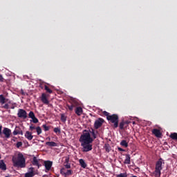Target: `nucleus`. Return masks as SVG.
I'll return each instance as SVG.
<instances>
[{
  "label": "nucleus",
  "mask_w": 177,
  "mask_h": 177,
  "mask_svg": "<svg viewBox=\"0 0 177 177\" xmlns=\"http://www.w3.org/2000/svg\"><path fill=\"white\" fill-rule=\"evenodd\" d=\"M98 131L93 128L85 129L81 135L79 141L82 147V151L84 153L89 152L93 149L92 143L97 139Z\"/></svg>",
  "instance_id": "1"
},
{
  "label": "nucleus",
  "mask_w": 177,
  "mask_h": 177,
  "mask_svg": "<svg viewBox=\"0 0 177 177\" xmlns=\"http://www.w3.org/2000/svg\"><path fill=\"white\" fill-rule=\"evenodd\" d=\"M12 162L14 167L18 168L26 167V160L24 155L21 153H18L17 158H13Z\"/></svg>",
  "instance_id": "2"
},
{
  "label": "nucleus",
  "mask_w": 177,
  "mask_h": 177,
  "mask_svg": "<svg viewBox=\"0 0 177 177\" xmlns=\"http://www.w3.org/2000/svg\"><path fill=\"white\" fill-rule=\"evenodd\" d=\"M162 164H165L164 160L160 158L158 161H156V164L155 165V177H160L161 176V170H162Z\"/></svg>",
  "instance_id": "3"
},
{
  "label": "nucleus",
  "mask_w": 177,
  "mask_h": 177,
  "mask_svg": "<svg viewBox=\"0 0 177 177\" xmlns=\"http://www.w3.org/2000/svg\"><path fill=\"white\" fill-rule=\"evenodd\" d=\"M0 104L2 109H9V104H11V101H9V99L6 98L3 95H0Z\"/></svg>",
  "instance_id": "4"
},
{
  "label": "nucleus",
  "mask_w": 177,
  "mask_h": 177,
  "mask_svg": "<svg viewBox=\"0 0 177 177\" xmlns=\"http://www.w3.org/2000/svg\"><path fill=\"white\" fill-rule=\"evenodd\" d=\"M107 120L109 122V123L113 124L114 128L118 127L119 116L118 114H113L108 116Z\"/></svg>",
  "instance_id": "5"
},
{
  "label": "nucleus",
  "mask_w": 177,
  "mask_h": 177,
  "mask_svg": "<svg viewBox=\"0 0 177 177\" xmlns=\"http://www.w3.org/2000/svg\"><path fill=\"white\" fill-rule=\"evenodd\" d=\"M17 116L19 118L26 120L28 117L26 111L22 109H19L17 113Z\"/></svg>",
  "instance_id": "6"
},
{
  "label": "nucleus",
  "mask_w": 177,
  "mask_h": 177,
  "mask_svg": "<svg viewBox=\"0 0 177 177\" xmlns=\"http://www.w3.org/2000/svg\"><path fill=\"white\" fill-rule=\"evenodd\" d=\"M104 122V120L101 118L96 120L94 124L95 129H100L102 126Z\"/></svg>",
  "instance_id": "7"
},
{
  "label": "nucleus",
  "mask_w": 177,
  "mask_h": 177,
  "mask_svg": "<svg viewBox=\"0 0 177 177\" xmlns=\"http://www.w3.org/2000/svg\"><path fill=\"white\" fill-rule=\"evenodd\" d=\"M41 101L43 102L45 105H49V100H48L47 95L45 93H43L41 94V96L40 97Z\"/></svg>",
  "instance_id": "8"
},
{
  "label": "nucleus",
  "mask_w": 177,
  "mask_h": 177,
  "mask_svg": "<svg viewBox=\"0 0 177 177\" xmlns=\"http://www.w3.org/2000/svg\"><path fill=\"white\" fill-rule=\"evenodd\" d=\"M2 133L5 136V138L6 139H8L10 138L11 129H10L9 128L5 127L3 128Z\"/></svg>",
  "instance_id": "9"
},
{
  "label": "nucleus",
  "mask_w": 177,
  "mask_h": 177,
  "mask_svg": "<svg viewBox=\"0 0 177 177\" xmlns=\"http://www.w3.org/2000/svg\"><path fill=\"white\" fill-rule=\"evenodd\" d=\"M152 134L155 135L156 138H161L162 133L160 129H152Z\"/></svg>",
  "instance_id": "10"
},
{
  "label": "nucleus",
  "mask_w": 177,
  "mask_h": 177,
  "mask_svg": "<svg viewBox=\"0 0 177 177\" xmlns=\"http://www.w3.org/2000/svg\"><path fill=\"white\" fill-rule=\"evenodd\" d=\"M34 169H35L34 167H30V169H29L30 171L26 173L25 177H34L35 175Z\"/></svg>",
  "instance_id": "11"
},
{
  "label": "nucleus",
  "mask_w": 177,
  "mask_h": 177,
  "mask_svg": "<svg viewBox=\"0 0 177 177\" xmlns=\"http://www.w3.org/2000/svg\"><path fill=\"white\" fill-rule=\"evenodd\" d=\"M46 169L50 171L53 165V162L50 160H46L44 162Z\"/></svg>",
  "instance_id": "12"
},
{
  "label": "nucleus",
  "mask_w": 177,
  "mask_h": 177,
  "mask_svg": "<svg viewBox=\"0 0 177 177\" xmlns=\"http://www.w3.org/2000/svg\"><path fill=\"white\" fill-rule=\"evenodd\" d=\"M0 169L2 171H6L7 167L3 160H0Z\"/></svg>",
  "instance_id": "13"
},
{
  "label": "nucleus",
  "mask_w": 177,
  "mask_h": 177,
  "mask_svg": "<svg viewBox=\"0 0 177 177\" xmlns=\"http://www.w3.org/2000/svg\"><path fill=\"white\" fill-rule=\"evenodd\" d=\"M39 160L35 156L33 158V160L32 161V165L38 167L39 168L41 165L39 162Z\"/></svg>",
  "instance_id": "14"
},
{
  "label": "nucleus",
  "mask_w": 177,
  "mask_h": 177,
  "mask_svg": "<svg viewBox=\"0 0 177 177\" xmlns=\"http://www.w3.org/2000/svg\"><path fill=\"white\" fill-rule=\"evenodd\" d=\"M26 138H27L29 141L32 140L33 138V136L32 135V132L27 131L25 134Z\"/></svg>",
  "instance_id": "15"
},
{
  "label": "nucleus",
  "mask_w": 177,
  "mask_h": 177,
  "mask_svg": "<svg viewBox=\"0 0 177 177\" xmlns=\"http://www.w3.org/2000/svg\"><path fill=\"white\" fill-rule=\"evenodd\" d=\"M124 165H130L131 164V156L129 154H126V159H124V162H123Z\"/></svg>",
  "instance_id": "16"
},
{
  "label": "nucleus",
  "mask_w": 177,
  "mask_h": 177,
  "mask_svg": "<svg viewBox=\"0 0 177 177\" xmlns=\"http://www.w3.org/2000/svg\"><path fill=\"white\" fill-rule=\"evenodd\" d=\"M83 113V109L81 106H77L75 109V113L77 115L80 116Z\"/></svg>",
  "instance_id": "17"
},
{
  "label": "nucleus",
  "mask_w": 177,
  "mask_h": 177,
  "mask_svg": "<svg viewBox=\"0 0 177 177\" xmlns=\"http://www.w3.org/2000/svg\"><path fill=\"white\" fill-rule=\"evenodd\" d=\"M79 162H80V164L81 165V167L83 168V169H86L87 167V164L86 162L84 161V159L81 158L79 160Z\"/></svg>",
  "instance_id": "18"
},
{
  "label": "nucleus",
  "mask_w": 177,
  "mask_h": 177,
  "mask_svg": "<svg viewBox=\"0 0 177 177\" xmlns=\"http://www.w3.org/2000/svg\"><path fill=\"white\" fill-rule=\"evenodd\" d=\"M169 138L173 140L177 141V133L176 132L171 133L169 135Z\"/></svg>",
  "instance_id": "19"
},
{
  "label": "nucleus",
  "mask_w": 177,
  "mask_h": 177,
  "mask_svg": "<svg viewBox=\"0 0 177 177\" xmlns=\"http://www.w3.org/2000/svg\"><path fill=\"white\" fill-rule=\"evenodd\" d=\"M46 145L49 146L50 147H55L57 146V143L54 141H51V142H46Z\"/></svg>",
  "instance_id": "20"
},
{
  "label": "nucleus",
  "mask_w": 177,
  "mask_h": 177,
  "mask_svg": "<svg viewBox=\"0 0 177 177\" xmlns=\"http://www.w3.org/2000/svg\"><path fill=\"white\" fill-rule=\"evenodd\" d=\"M120 145L126 148H127L129 146L128 142H127L126 140H122V141H120Z\"/></svg>",
  "instance_id": "21"
},
{
  "label": "nucleus",
  "mask_w": 177,
  "mask_h": 177,
  "mask_svg": "<svg viewBox=\"0 0 177 177\" xmlns=\"http://www.w3.org/2000/svg\"><path fill=\"white\" fill-rule=\"evenodd\" d=\"M70 103L73 106V109L78 106L79 105V103L75 100H72Z\"/></svg>",
  "instance_id": "22"
},
{
  "label": "nucleus",
  "mask_w": 177,
  "mask_h": 177,
  "mask_svg": "<svg viewBox=\"0 0 177 177\" xmlns=\"http://www.w3.org/2000/svg\"><path fill=\"white\" fill-rule=\"evenodd\" d=\"M66 120H67V116L64 113H62L61 115V121L65 123L66 122Z\"/></svg>",
  "instance_id": "23"
},
{
  "label": "nucleus",
  "mask_w": 177,
  "mask_h": 177,
  "mask_svg": "<svg viewBox=\"0 0 177 177\" xmlns=\"http://www.w3.org/2000/svg\"><path fill=\"white\" fill-rule=\"evenodd\" d=\"M20 130H21V128L19 127H16L15 131H13V135L14 136L19 135Z\"/></svg>",
  "instance_id": "24"
},
{
  "label": "nucleus",
  "mask_w": 177,
  "mask_h": 177,
  "mask_svg": "<svg viewBox=\"0 0 177 177\" xmlns=\"http://www.w3.org/2000/svg\"><path fill=\"white\" fill-rule=\"evenodd\" d=\"M45 86H47V85L46 84V83L44 82H40L39 87L43 90L45 89Z\"/></svg>",
  "instance_id": "25"
},
{
  "label": "nucleus",
  "mask_w": 177,
  "mask_h": 177,
  "mask_svg": "<svg viewBox=\"0 0 177 177\" xmlns=\"http://www.w3.org/2000/svg\"><path fill=\"white\" fill-rule=\"evenodd\" d=\"M124 125H125L124 121L120 122V123H119V129H120V130H123Z\"/></svg>",
  "instance_id": "26"
},
{
  "label": "nucleus",
  "mask_w": 177,
  "mask_h": 177,
  "mask_svg": "<svg viewBox=\"0 0 177 177\" xmlns=\"http://www.w3.org/2000/svg\"><path fill=\"white\" fill-rule=\"evenodd\" d=\"M45 91H46L47 93L52 94L53 90H51L48 86H45Z\"/></svg>",
  "instance_id": "27"
},
{
  "label": "nucleus",
  "mask_w": 177,
  "mask_h": 177,
  "mask_svg": "<svg viewBox=\"0 0 177 177\" xmlns=\"http://www.w3.org/2000/svg\"><path fill=\"white\" fill-rule=\"evenodd\" d=\"M64 174L65 176H69L72 175V170L71 169L66 170V172H64Z\"/></svg>",
  "instance_id": "28"
},
{
  "label": "nucleus",
  "mask_w": 177,
  "mask_h": 177,
  "mask_svg": "<svg viewBox=\"0 0 177 177\" xmlns=\"http://www.w3.org/2000/svg\"><path fill=\"white\" fill-rule=\"evenodd\" d=\"M36 131L37 133V135L39 136L40 134H41L42 130L40 127H37Z\"/></svg>",
  "instance_id": "29"
},
{
  "label": "nucleus",
  "mask_w": 177,
  "mask_h": 177,
  "mask_svg": "<svg viewBox=\"0 0 177 177\" xmlns=\"http://www.w3.org/2000/svg\"><path fill=\"white\" fill-rule=\"evenodd\" d=\"M104 148L106 152L109 153L111 151V147L109 146V145L106 144Z\"/></svg>",
  "instance_id": "30"
},
{
  "label": "nucleus",
  "mask_w": 177,
  "mask_h": 177,
  "mask_svg": "<svg viewBox=\"0 0 177 177\" xmlns=\"http://www.w3.org/2000/svg\"><path fill=\"white\" fill-rule=\"evenodd\" d=\"M54 132L55 133H61V129H60V128L59 127H55V128H54Z\"/></svg>",
  "instance_id": "31"
},
{
  "label": "nucleus",
  "mask_w": 177,
  "mask_h": 177,
  "mask_svg": "<svg viewBox=\"0 0 177 177\" xmlns=\"http://www.w3.org/2000/svg\"><path fill=\"white\" fill-rule=\"evenodd\" d=\"M116 177H127V173H120L116 175Z\"/></svg>",
  "instance_id": "32"
},
{
  "label": "nucleus",
  "mask_w": 177,
  "mask_h": 177,
  "mask_svg": "<svg viewBox=\"0 0 177 177\" xmlns=\"http://www.w3.org/2000/svg\"><path fill=\"white\" fill-rule=\"evenodd\" d=\"M28 116H29L30 118L32 119L35 117V115L34 112L31 111L29 113Z\"/></svg>",
  "instance_id": "33"
},
{
  "label": "nucleus",
  "mask_w": 177,
  "mask_h": 177,
  "mask_svg": "<svg viewBox=\"0 0 177 177\" xmlns=\"http://www.w3.org/2000/svg\"><path fill=\"white\" fill-rule=\"evenodd\" d=\"M66 106L68 107V109H69L70 111H73V109H74V108H73V106H72V104L70 105V104H66Z\"/></svg>",
  "instance_id": "34"
},
{
  "label": "nucleus",
  "mask_w": 177,
  "mask_h": 177,
  "mask_svg": "<svg viewBox=\"0 0 177 177\" xmlns=\"http://www.w3.org/2000/svg\"><path fill=\"white\" fill-rule=\"evenodd\" d=\"M32 120L34 124H37L39 122V120L36 117L32 118Z\"/></svg>",
  "instance_id": "35"
},
{
  "label": "nucleus",
  "mask_w": 177,
  "mask_h": 177,
  "mask_svg": "<svg viewBox=\"0 0 177 177\" xmlns=\"http://www.w3.org/2000/svg\"><path fill=\"white\" fill-rule=\"evenodd\" d=\"M37 127H35V126H34L33 124H31L30 126V131H33L34 130H36Z\"/></svg>",
  "instance_id": "36"
},
{
  "label": "nucleus",
  "mask_w": 177,
  "mask_h": 177,
  "mask_svg": "<svg viewBox=\"0 0 177 177\" xmlns=\"http://www.w3.org/2000/svg\"><path fill=\"white\" fill-rule=\"evenodd\" d=\"M42 127L44 129L45 131H49V127L46 124H43Z\"/></svg>",
  "instance_id": "37"
},
{
  "label": "nucleus",
  "mask_w": 177,
  "mask_h": 177,
  "mask_svg": "<svg viewBox=\"0 0 177 177\" xmlns=\"http://www.w3.org/2000/svg\"><path fill=\"white\" fill-rule=\"evenodd\" d=\"M103 114H104L105 116H106L107 120H108V117L111 116V115H109V113L107 112V111H104L103 112Z\"/></svg>",
  "instance_id": "38"
},
{
  "label": "nucleus",
  "mask_w": 177,
  "mask_h": 177,
  "mask_svg": "<svg viewBox=\"0 0 177 177\" xmlns=\"http://www.w3.org/2000/svg\"><path fill=\"white\" fill-rule=\"evenodd\" d=\"M66 169H71V164L69 162L64 164Z\"/></svg>",
  "instance_id": "39"
},
{
  "label": "nucleus",
  "mask_w": 177,
  "mask_h": 177,
  "mask_svg": "<svg viewBox=\"0 0 177 177\" xmlns=\"http://www.w3.org/2000/svg\"><path fill=\"white\" fill-rule=\"evenodd\" d=\"M22 145H23L22 142H17V148L21 147Z\"/></svg>",
  "instance_id": "40"
},
{
  "label": "nucleus",
  "mask_w": 177,
  "mask_h": 177,
  "mask_svg": "<svg viewBox=\"0 0 177 177\" xmlns=\"http://www.w3.org/2000/svg\"><path fill=\"white\" fill-rule=\"evenodd\" d=\"M68 162H69V157L68 156H66L65 157V161H64V164L68 163Z\"/></svg>",
  "instance_id": "41"
},
{
  "label": "nucleus",
  "mask_w": 177,
  "mask_h": 177,
  "mask_svg": "<svg viewBox=\"0 0 177 177\" xmlns=\"http://www.w3.org/2000/svg\"><path fill=\"white\" fill-rule=\"evenodd\" d=\"M4 78L3 77V75L0 74V82H3Z\"/></svg>",
  "instance_id": "42"
},
{
  "label": "nucleus",
  "mask_w": 177,
  "mask_h": 177,
  "mask_svg": "<svg viewBox=\"0 0 177 177\" xmlns=\"http://www.w3.org/2000/svg\"><path fill=\"white\" fill-rule=\"evenodd\" d=\"M118 150L119 151H123V152L125 151V150H124V149L121 148V147H118Z\"/></svg>",
  "instance_id": "43"
},
{
  "label": "nucleus",
  "mask_w": 177,
  "mask_h": 177,
  "mask_svg": "<svg viewBox=\"0 0 177 177\" xmlns=\"http://www.w3.org/2000/svg\"><path fill=\"white\" fill-rule=\"evenodd\" d=\"M64 173H66V169H61V174L64 175Z\"/></svg>",
  "instance_id": "44"
},
{
  "label": "nucleus",
  "mask_w": 177,
  "mask_h": 177,
  "mask_svg": "<svg viewBox=\"0 0 177 177\" xmlns=\"http://www.w3.org/2000/svg\"><path fill=\"white\" fill-rule=\"evenodd\" d=\"M1 130H2V126L0 125V136H1V138H2V131H1Z\"/></svg>",
  "instance_id": "45"
},
{
  "label": "nucleus",
  "mask_w": 177,
  "mask_h": 177,
  "mask_svg": "<svg viewBox=\"0 0 177 177\" xmlns=\"http://www.w3.org/2000/svg\"><path fill=\"white\" fill-rule=\"evenodd\" d=\"M18 135H21V136H23V131L22 130L20 129L19 131V133Z\"/></svg>",
  "instance_id": "46"
},
{
  "label": "nucleus",
  "mask_w": 177,
  "mask_h": 177,
  "mask_svg": "<svg viewBox=\"0 0 177 177\" xmlns=\"http://www.w3.org/2000/svg\"><path fill=\"white\" fill-rule=\"evenodd\" d=\"M42 177H48V176L47 174H44Z\"/></svg>",
  "instance_id": "47"
},
{
  "label": "nucleus",
  "mask_w": 177,
  "mask_h": 177,
  "mask_svg": "<svg viewBox=\"0 0 177 177\" xmlns=\"http://www.w3.org/2000/svg\"><path fill=\"white\" fill-rule=\"evenodd\" d=\"M129 122L127 121L124 122V124H128Z\"/></svg>",
  "instance_id": "48"
},
{
  "label": "nucleus",
  "mask_w": 177,
  "mask_h": 177,
  "mask_svg": "<svg viewBox=\"0 0 177 177\" xmlns=\"http://www.w3.org/2000/svg\"><path fill=\"white\" fill-rule=\"evenodd\" d=\"M130 177H138V176H137L133 175V176H130Z\"/></svg>",
  "instance_id": "49"
},
{
  "label": "nucleus",
  "mask_w": 177,
  "mask_h": 177,
  "mask_svg": "<svg viewBox=\"0 0 177 177\" xmlns=\"http://www.w3.org/2000/svg\"><path fill=\"white\" fill-rule=\"evenodd\" d=\"M15 109V106H11V109Z\"/></svg>",
  "instance_id": "50"
},
{
  "label": "nucleus",
  "mask_w": 177,
  "mask_h": 177,
  "mask_svg": "<svg viewBox=\"0 0 177 177\" xmlns=\"http://www.w3.org/2000/svg\"><path fill=\"white\" fill-rule=\"evenodd\" d=\"M1 159V154H0V160Z\"/></svg>",
  "instance_id": "51"
},
{
  "label": "nucleus",
  "mask_w": 177,
  "mask_h": 177,
  "mask_svg": "<svg viewBox=\"0 0 177 177\" xmlns=\"http://www.w3.org/2000/svg\"><path fill=\"white\" fill-rule=\"evenodd\" d=\"M133 124H135V122H133Z\"/></svg>",
  "instance_id": "52"
},
{
  "label": "nucleus",
  "mask_w": 177,
  "mask_h": 177,
  "mask_svg": "<svg viewBox=\"0 0 177 177\" xmlns=\"http://www.w3.org/2000/svg\"><path fill=\"white\" fill-rule=\"evenodd\" d=\"M5 177H10V176H5Z\"/></svg>",
  "instance_id": "53"
}]
</instances>
